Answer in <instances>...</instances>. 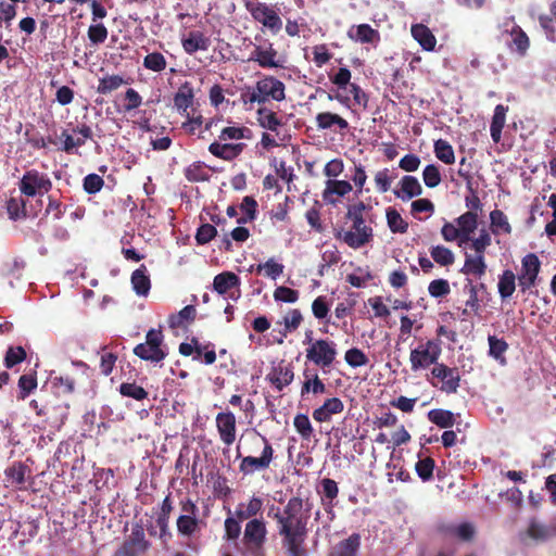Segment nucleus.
Listing matches in <instances>:
<instances>
[{
	"mask_svg": "<svg viewBox=\"0 0 556 556\" xmlns=\"http://www.w3.org/2000/svg\"><path fill=\"white\" fill-rule=\"evenodd\" d=\"M304 501L300 496L288 500L282 513H277L274 519L278 526V533L289 556H307L304 546L308 534L307 523L309 515L303 513Z\"/></svg>",
	"mask_w": 556,
	"mask_h": 556,
	"instance_id": "nucleus-1",
	"label": "nucleus"
},
{
	"mask_svg": "<svg viewBox=\"0 0 556 556\" xmlns=\"http://www.w3.org/2000/svg\"><path fill=\"white\" fill-rule=\"evenodd\" d=\"M249 452L251 454L242 457L239 464V471L243 476H251L256 471L267 470L275 458L271 443L258 431H254L249 437Z\"/></svg>",
	"mask_w": 556,
	"mask_h": 556,
	"instance_id": "nucleus-2",
	"label": "nucleus"
},
{
	"mask_svg": "<svg viewBox=\"0 0 556 556\" xmlns=\"http://www.w3.org/2000/svg\"><path fill=\"white\" fill-rule=\"evenodd\" d=\"M367 208L362 201L350 205L346 212V218L352 222L350 230L339 233L337 238L341 239L352 249H359L371 241L374 231L370 226L365 224L364 212Z\"/></svg>",
	"mask_w": 556,
	"mask_h": 556,
	"instance_id": "nucleus-3",
	"label": "nucleus"
},
{
	"mask_svg": "<svg viewBox=\"0 0 556 556\" xmlns=\"http://www.w3.org/2000/svg\"><path fill=\"white\" fill-rule=\"evenodd\" d=\"M285 99V84L278 78L269 75L264 76L262 79L256 81L254 87H249L241 93V101L244 105H249V109H252L253 103H257L262 106L270 100L281 102Z\"/></svg>",
	"mask_w": 556,
	"mask_h": 556,
	"instance_id": "nucleus-4",
	"label": "nucleus"
},
{
	"mask_svg": "<svg viewBox=\"0 0 556 556\" xmlns=\"http://www.w3.org/2000/svg\"><path fill=\"white\" fill-rule=\"evenodd\" d=\"M312 330L305 332V339L311 342L306 349V359L320 367L324 372H329L337 357L336 343L327 339L312 342Z\"/></svg>",
	"mask_w": 556,
	"mask_h": 556,
	"instance_id": "nucleus-5",
	"label": "nucleus"
},
{
	"mask_svg": "<svg viewBox=\"0 0 556 556\" xmlns=\"http://www.w3.org/2000/svg\"><path fill=\"white\" fill-rule=\"evenodd\" d=\"M441 344L439 339H431L420 342L415 349H412L409 353L412 371L417 372L431 366L435 367L442 353Z\"/></svg>",
	"mask_w": 556,
	"mask_h": 556,
	"instance_id": "nucleus-6",
	"label": "nucleus"
},
{
	"mask_svg": "<svg viewBox=\"0 0 556 556\" xmlns=\"http://www.w3.org/2000/svg\"><path fill=\"white\" fill-rule=\"evenodd\" d=\"M134 354L140 359L160 363L167 356L164 348V336L161 329H150L146 334V342L134 348Z\"/></svg>",
	"mask_w": 556,
	"mask_h": 556,
	"instance_id": "nucleus-7",
	"label": "nucleus"
},
{
	"mask_svg": "<svg viewBox=\"0 0 556 556\" xmlns=\"http://www.w3.org/2000/svg\"><path fill=\"white\" fill-rule=\"evenodd\" d=\"M428 381L443 393L455 394L460 387V372L457 367H450L444 363H439L435 367L431 368Z\"/></svg>",
	"mask_w": 556,
	"mask_h": 556,
	"instance_id": "nucleus-8",
	"label": "nucleus"
},
{
	"mask_svg": "<svg viewBox=\"0 0 556 556\" xmlns=\"http://www.w3.org/2000/svg\"><path fill=\"white\" fill-rule=\"evenodd\" d=\"M151 546L146 539L144 529L141 523H135L131 533L115 551L113 556H140L144 554Z\"/></svg>",
	"mask_w": 556,
	"mask_h": 556,
	"instance_id": "nucleus-9",
	"label": "nucleus"
},
{
	"mask_svg": "<svg viewBox=\"0 0 556 556\" xmlns=\"http://www.w3.org/2000/svg\"><path fill=\"white\" fill-rule=\"evenodd\" d=\"M247 10L254 21L268 28L274 35H277L282 27V21L275 10L264 2H247Z\"/></svg>",
	"mask_w": 556,
	"mask_h": 556,
	"instance_id": "nucleus-10",
	"label": "nucleus"
},
{
	"mask_svg": "<svg viewBox=\"0 0 556 556\" xmlns=\"http://www.w3.org/2000/svg\"><path fill=\"white\" fill-rule=\"evenodd\" d=\"M541 269V262L536 254L529 253L521 260V268L518 275V287L526 292L535 286Z\"/></svg>",
	"mask_w": 556,
	"mask_h": 556,
	"instance_id": "nucleus-11",
	"label": "nucleus"
},
{
	"mask_svg": "<svg viewBox=\"0 0 556 556\" xmlns=\"http://www.w3.org/2000/svg\"><path fill=\"white\" fill-rule=\"evenodd\" d=\"M51 188L50 179L37 170H28L20 181V190L27 197L41 195Z\"/></svg>",
	"mask_w": 556,
	"mask_h": 556,
	"instance_id": "nucleus-12",
	"label": "nucleus"
},
{
	"mask_svg": "<svg viewBox=\"0 0 556 556\" xmlns=\"http://www.w3.org/2000/svg\"><path fill=\"white\" fill-rule=\"evenodd\" d=\"M267 529L263 519L253 518L245 523L243 543L252 552L263 548L266 542Z\"/></svg>",
	"mask_w": 556,
	"mask_h": 556,
	"instance_id": "nucleus-13",
	"label": "nucleus"
},
{
	"mask_svg": "<svg viewBox=\"0 0 556 556\" xmlns=\"http://www.w3.org/2000/svg\"><path fill=\"white\" fill-rule=\"evenodd\" d=\"M249 61L256 62L262 68L283 67L282 62L278 60V51L268 40L254 46Z\"/></svg>",
	"mask_w": 556,
	"mask_h": 556,
	"instance_id": "nucleus-14",
	"label": "nucleus"
},
{
	"mask_svg": "<svg viewBox=\"0 0 556 556\" xmlns=\"http://www.w3.org/2000/svg\"><path fill=\"white\" fill-rule=\"evenodd\" d=\"M294 379L293 366L285 361L279 362L273 366L270 371L266 376V380L269 381L278 391H282L288 387Z\"/></svg>",
	"mask_w": 556,
	"mask_h": 556,
	"instance_id": "nucleus-15",
	"label": "nucleus"
},
{
	"mask_svg": "<svg viewBox=\"0 0 556 556\" xmlns=\"http://www.w3.org/2000/svg\"><path fill=\"white\" fill-rule=\"evenodd\" d=\"M216 428L220 441L230 446L236 441V416L232 412H222L216 415Z\"/></svg>",
	"mask_w": 556,
	"mask_h": 556,
	"instance_id": "nucleus-16",
	"label": "nucleus"
},
{
	"mask_svg": "<svg viewBox=\"0 0 556 556\" xmlns=\"http://www.w3.org/2000/svg\"><path fill=\"white\" fill-rule=\"evenodd\" d=\"M554 535H556V528L548 527L540 522L536 518H531L528 528L525 532H521L519 536L522 542H525L526 538L534 542H545Z\"/></svg>",
	"mask_w": 556,
	"mask_h": 556,
	"instance_id": "nucleus-17",
	"label": "nucleus"
},
{
	"mask_svg": "<svg viewBox=\"0 0 556 556\" xmlns=\"http://www.w3.org/2000/svg\"><path fill=\"white\" fill-rule=\"evenodd\" d=\"M351 191L352 185L349 181L328 179L321 197L326 203L336 205L338 203V198L344 197Z\"/></svg>",
	"mask_w": 556,
	"mask_h": 556,
	"instance_id": "nucleus-18",
	"label": "nucleus"
},
{
	"mask_svg": "<svg viewBox=\"0 0 556 556\" xmlns=\"http://www.w3.org/2000/svg\"><path fill=\"white\" fill-rule=\"evenodd\" d=\"M244 148V143H220L214 141L208 146V152L215 157L231 162L243 152Z\"/></svg>",
	"mask_w": 556,
	"mask_h": 556,
	"instance_id": "nucleus-19",
	"label": "nucleus"
},
{
	"mask_svg": "<svg viewBox=\"0 0 556 556\" xmlns=\"http://www.w3.org/2000/svg\"><path fill=\"white\" fill-rule=\"evenodd\" d=\"M400 189L393 190L394 195L406 202L415 197H419L422 193V187L418 179L414 176H403L399 182Z\"/></svg>",
	"mask_w": 556,
	"mask_h": 556,
	"instance_id": "nucleus-20",
	"label": "nucleus"
},
{
	"mask_svg": "<svg viewBox=\"0 0 556 556\" xmlns=\"http://www.w3.org/2000/svg\"><path fill=\"white\" fill-rule=\"evenodd\" d=\"M4 475L9 485L25 490L26 476L30 475V468L22 462H15L5 469Z\"/></svg>",
	"mask_w": 556,
	"mask_h": 556,
	"instance_id": "nucleus-21",
	"label": "nucleus"
},
{
	"mask_svg": "<svg viewBox=\"0 0 556 556\" xmlns=\"http://www.w3.org/2000/svg\"><path fill=\"white\" fill-rule=\"evenodd\" d=\"M344 409V403L339 397L327 399L321 406L314 409L313 418L318 422H327L332 415L341 414Z\"/></svg>",
	"mask_w": 556,
	"mask_h": 556,
	"instance_id": "nucleus-22",
	"label": "nucleus"
},
{
	"mask_svg": "<svg viewBox=\"0 0 556 556\" xmlns=\"http://www.w3.org/2000/svg\"><path fill=\"white\" fill-rule=\"evenodd\" d=\"M486 262L485 256L481 254H469L465 253V262L463 267L460 268V273L466 276H473L477 278H481L486 273Z\"/></svg>",
	"mask_w": 556,
	"mask_h": 556,
	"instance_id": "nucleus-23",
	"label": "nucleus"
},
{
	"mask_svg": "<svg viewBox=\"0 0 556 556\" xmlns=\"http://www.w3.org/2000/svg\"><path fill=\"white\" fill-rule=\"evenodd\" d=\"M348 37L359 43H376L380 40V34L369 24H359L352 26L348 30Z\"/></svg>",
	"mask_w": 556,
	"mask_h": 556,
	"instance_id": "nucleus-24",
	"label": "nucleus"
},
{
	"mask_svg": "<svg viewBox=\"0 0 556 556\" xmlns=\"http://www.w3.org/2000/svg\"><path fill=\"white\" fill-rule=\"evenodd\" d=\"M316 127L320 130H328L337 127L340 131L348 130L350 125L349 122L332 112H320L315 117Z\"/></svg>",
	"mask_w": 556,
	"mask_h": 556,
	"instance_id": "nucleus-25",
	"label": "nucleus"
},
{
	"mask_svg": "<svg viewBox=\"0 0 556 556\" xmlns=\"http://www.w3.org/2000/svg\"><path fill=\"white\" fill-rule=\"evenodd\" d=\"M256 121L261 128L273 132H278V129L283 125L282 118L265 105L256 110Z\"/></svg>",
	"mask_w": 556,
	"mask_h": 556,
	"instance_id": "nucleus-26",
	"label": "nucleus"
},
{
	"mask_svg": "<svg viewBox=\"0 0 556 556\" xmlns=\"http://www.w3.org/2000/svg\"><path fill=\"white\" fill-rule=\"evenodd\" d=\"M181 45L185 52L191 55L199 50H207L210 39L202 31L191 30L188 36L181 40Z\"/></svg>",
	"mask_w": 556,
	"mask_h": 556,
	"instance_id": "nucleus-27",
	"label": "nucleus"
},
{
	"mask_svg": "<svg viewBox=\"0 0 556 556\" xmlns=\"http://www.w3.org/2000/svg\"><path fill=\"white\" fill-rule=\"evenodd\" d=\"M361 547V535L351 534L348 539L340 541L330 552L329 556H357Z\"/></svg>",
	"mask_w": 556,
	"mask_h": 556,
	"instance_id": "nucleus-28",
	"label": "nucleus"
},
{
	"mask_svg": "<svg viewBox=\"0 0 556 556\" xmlns=\"http://www.w3.org/2000/svg\"><path fill=\"white\" fill-rule=\"evenodd\" d=\"M130 281L137 295L147 296L149 294L151 280L146 265L142 264L139 268L132 271Z\"/></svg>",
	"mask_w": 556,
	"mask_h": 556,
	"instance_id": "nucleus-29",
	"label": "nucleus"
},
{
	"mask_svg": "<svg viewBox=\"0 0 556 556\" xmlns=\"http://www.w3.org/2000/svg\"><path fill=\"white\" fill-rule=\"evenodd\" d=\"M320 485H321V493H323V496H324V500H326L327 502L325 503V509L327 511V514L329 515V519L330 521H332L334 519V511H333V501L338 497V494H339V488H338V483L330 479V478H324L321 481H320Z\"/></svg>",
	"mask_w": 556,
	"mask_h": 556,
	"instance_id": "nucleus-30",
	"label": "nucleus"
},
{
	"mask_svg": "<svg viewBox=\"0 0 556 556\" xmlns=\"http://www.w3.org/2000/svg\"><path fill=\"white\" fill-rule=\"evenodd\" d=\"M412 36L426 51H432L435 48L437 39L429 27L424 24L412 26Z\"/></svg>",
	"mask_w": 556,
	"mask_h": 556,
	"instance_id": "nucleus-31",
	"label": "nucleus"
},
{
	"mask_svg": "<svg viewBox=\"0 0 556 556\" xmlns=\"http://www.w3.org/2000/svg\"><path fill=\"white\" fill-rule=\"evenodd\" d=\"M240 278L232 271H223L214 277L213 289L218 294H226L233 288H239Z\"/></svg>",
	"mask_w": 556,
	"mask_h": 556,
	"instance_id": "nucleus-32",
	"label": "nucleus"
},
{
	"mask_svg": "<svg viewBox=\"0 0 556 556\" xmlns=\"http://www.w3.org/2000/svg\"><path fill=\"white\" fill-rule=\"evenodd\" d=\"M516 279L518 278L511 269H505L498 276L497 290L503 302L511 298L516 291Z\"/></svg>",
	"mask_w": 556,
	"mask_h": 556,
	"instance_id": "nucleus-33",
	"label": "nucleus"
},
{
	"mask_svg": "<svg viewBox=\"0 0 556 556\" xmlns=\"http://www.w3.org/2000/svg\"><path fill=\"white\" fill-rule=\"evenodd\" d=\"M194 92L190 83L182 84L174 96V104L184 115L188 113V109L193 104Z\"/></svg>",
	"mask_w": 556,
	"mask_h": 556,
	"instance_id": "nucleus-34",
	"label": "nucleus"
},
{
	"mask_svg": "<svg viewBox=\"0 0 556 556\" xmlns=\"http://www.w3.org/2000/svg\"><path fill=\"white\" fill-rule=\"evenodd\" d=\"M456 223L462 233V242H468L471 240L470 235L477 229L478 213L466 212L456 218Z\"/></svg>",
	"mask_w": 556,
	"mask_h": 556,
	"instance_id": "nucleus-35",
	"label": "nucleus"
},
{
	"mask_svg": "<svg viewBox=\"0 0 556 556\" xmlns=\"http://www.w3.org/2000/svg\"><path fill=\"white\" fill-rule=\"evenodd\" d=\"M507 111L508 106H505L503 104H497L494 109V114L490 126V134L492 140L495 143H498L501 141L502 130L505 126Z\"/></svg>",
	"mask_w": 556,
	"mask_h": 556,
	"instance_id": "nucleus-36",
	"label": "nucleus"
},
{
	"mask_svg": "<svg viewBox=\"0 0 556 556\" xmlns=\"http://www.w3.org/2000/svg\"><path fill=\"white\" fill-rule=\"evenodd\" d=\"M511 37L510 49L515 50L520 56H525L530 47V39L519 25H514L509 31Z\"/></svg>",
	"mask_w": 556,
	"mask_h": 556,
	"instance_id": "nucleus-37",
	"label": "nucleus"
},
{
	"mask_svg": "<svg viewBox=\"0 0 556 556\" xmlns=\"http://www.w3.org/2000/svg\"><path fill=\"white\" fill-rule=\"evenodd\" d=\"M490 229L495 236L500 233L510 235L513 230L507 216L497 208L490 213Z\"/></svg>",
	"mask_w": 556,
	"mask_h": 556,
	"instance_id": "nucleus-38",
	"label": "nucleus"
},
{
	"mask_svg": "<svg viewBox=\"0 0 556 556\" xmlns=\"http://www.w3.org/2000/svg\"><path fill=\"white\" fill-rule=\"evenodd\" d=\"M202 521L195 516L180 515L177 518V531L181 536L191 538L201 529Z\"/></svg>",
	"mask_w": 556,
	"mask_h": 556,
	"instance_id": "nucleus-39",
	"label": "nucleus"
},
{
	"mask_svg": "<svg viewBox=\"0 0 556 556\" xmlns=\"http://www.w3.org/2000/svg\"><path fill=\"white\" fill-rule=\"evenodd\" d=\"M185 178L189 182H201L210 179L208 168L205 163L195 161L184 169Z\"/></svg>",
	"mask_w": 556,
	"mask_h": 556,
	"instance_id": "nucleus-40",
	"label": "nucleus"
},
{
	"mask_svg": "<svg viewBox=\"0 0 556 556\" xmlns=\"http://www.w3.org/2000/svg\"><path fill=\"white\" fill-rule=\"evenodd\" d=\"M427 417L430 422L440 428H451L455 424L454 414L451 410L434 408L428 412Z\"/></svg>",
	"mask_w": 556,
	"mask_h": 556,
	"instance_id": "nucleus-41",
	"label": "nucleus"
},
{
	"mask_svg": "<svg viewBox=\"0 0 556 556\" xmlns=\"http://www.w3.org/2000/svg\"><path fill=\"white\" fill-rule=\"evenodd\" d=\"M283 268L282 264L275 262L274 258H269L263 264L252 265L249 271H256L258 275L264 273L266 277L276 280L283 273Z\"/></svg>",
	"mask_w": 556,
	"mask_h": 556,
	"instance_id": "nucleus-42",
	"label": "nucleus"
},
{
	"mask_svg": "<svg viewBox=\"0 0 556 556\" xmlns=\"http://www.w3.org/2000/svg\"><path fill=\"white\" fill-rule=\"evenodd\" d=\"M489 355L497 361L501 365L506 364L505 353L508 350V343L504 339L495 336H489Z\"/></svg>",
	"mask_w": 556,
	"mask_h": 556,
	"instance_id": "nucleus-43",
	"label": "nucleus"
},
{
	"mask_svg": "<svg viewBox=\"0 0 556 556\" xmlns=\"http://www.w3.org/2000/svg\"><path fill=\"white\" fill-rule=\"evenodd\" d=\"M464 289H465V291L468 292L469 296L465 303L466 308L463 309V313H462L463 316H468L469 312L478 314L481 308L479 294H478V286H475L470 279H467V282H466Z\"/></svg>",
	"mask_w": 556,
	"mask_h": 556,
	"instance_id": "nucleus-44",
	"label": "nucleus"
},
{
	"mask_svg": "<svg viewBox=\"0 0 556 556\" xmlns=\"http://www.w3.org/2000/svg\"><path fill=\"white\" fill-rule=\"evenodd\" d=\"M262 507H263V501L261 497H256V496H253L245 508H243V504H240L236 511H235V516L239 519V520H245V519H249V518H252L254 516H256L261 510H262Z\"/></svg>",
	"mask_w": 556,
	"mask_h": 556,
	"instance_id": "nucleus-45",
	"label": "nucleus"
},
{
	"mask_svg": "<svg viewBox=\"0 0 556 556\" xmlns=\"http://www.w3.org/2000/svg\"><path fill=\"white\" fill-rule=\"evenodd\" d=\"M46 140L48 148H52L55 151H70V134L66 129H62L60 134L54 130L47 136Z\"/></svg>",
	"mask_w": 556,
	"mask_h": 556,
	"instance_id": "nucleus-46",
	"label": "nucleus"
},
{
	"mask_svg": "<svg viewBox=\"0 0 556 556\" xmlns=\"http://www.w3.org/2000/svg\"><path fill=\"white\" fill-rule=\"evenodd\" d=\"M435 156L444 164L452 165L455 162L453 147L444 139H438L433 144Z\"/></svg>",
	"mask_w": 556,
	"mask_h": 556,
	"instance_id": "nucleus-47",
	"label": "nucleus"
},
{
	"mask_svg": "<svg viewBox=\"0 0 556 556\" xmlns=\"http://www.w3.org/2000/svg\"><path fill=\"white\" fill-rule=\"evenodd\" d=\"M252 135H253V132L249 127L228 126V127H225L222 129L218 137L222 141H227V140L251 139Z\"/></svg>",
	"mask_w": 556,
	"mask_h": 556,
	"instance_id": "nucleus-48",
	"label": "nucleus"
},
{
	"mask_svg": "<svg viewBox=\"0 0 556 556\" xmlns=\"http://www.w3.org/2000/svg\"><path fill=\"white\" fill-rule=\"evenodd\" d=\"M124 84H127V81L121 75H106L99 79L97 91L101 94H108Z\"/></svg>",
	"mask_w": 556,
	"mask_h": 556,
	"instance_id": "nucleus-49",
	"label": "nucleus"
},
{
	"mask_svg": "<svg viewBox=\"0 0 556 556\" xmlns=\"http://www.w3.org/2000/svg\"><path fill=\"white\" fill-rule=\"evenodd\" d=\"M387 223L390 230L394 233H405L408 229V223L405 222L401 214L393 207L387 208Z\"/></svg>",
	"mask_w": 556,
	"mask_h": 556,
	"instance_id": "nucleus-50",
	"label": "nucleus"
},
{
	"mask_svg": "<svg viewBox=\"0 0 556 556\" xmlns=\"http://www.w3.org/2000/svg\"><path fill=\"white\" fill-rule=\"evenodd\" d=\"M432 260L440 266H451L455 262L452 250L444 245H434L430 249Z\"/></svg>",
	"mask_w": 556,
	"mask_h": 556,
	"instance_id": "nucleus-51",
	"label": "nucleus"
},
{
	"mask_svg": "<svg viewBox=\"0 0 556 556\" xmlns=\"http://www.w3.org/2000/svg\"><path fill=\"white\" fill-rule=\"evenodd\" d=\"M435 462L430 456L424 458L419 457L418 462L415 464V471L424 482L432 480Z\"/></svg>",
	"mask_w": 556,
	"mask_h": 556,
	"instance_id": "nucleus-52",
	"label": "nucleus"
},
{
	"mask_svg": "<svg viewBox=\"0 0 556 556\" xmlns=\"http://www.w3.org/2000/svg\"><path fill=\"white\" fill-rule=\"evenodd\" d=\"M197 316V309L193 305H187L178 312L176 315H170L168 324L170 328H179L185 321H193Z\"/></svg>",
	"mask_w": 556,
	"mask_h": 556,
	"instance_id": "nucleus-53",
	"label": "nucleus"
},
{
	"mask_svg": "<svg viewBox=\"0 0 556 556\" xmlns=\"http://www.w3.org/2000/svg\"><path fill=\"white\" fill-rule=\"evenodd\" d=\"M236 516H232L230 509H228V517L225 519L224 528V539L227 541H235L239 538L241 533V522Z\"/></svg>",
	"mask_w": 556,
	"mask_h": 556,
	"instance_id": "nucleus-54",
	"label": "nucleus"
},
{
	"mask_svg": "<svg viewBox=\"0 0 556 556\" xmlns=\"http://www.w3.org/2000/svg\"><path fill=\"white\" fill-rule=\"evenodd\" d=\"M372 278L374 276L369 267H357L352 274L346 276V281L355 288H364Z\"/></svg>",
	"mask_w": 556,
	"mask_h": 556,
	"instance_id": "nucleus-55",
	"label": "nucleus"
},
{
	"mask_svg": "<svg viewBox=\"0 0 556 556\" xmlns=\"http://www.w3.org/2000/svg\"><path fill=\"white\" fill-rule=\"evenodd\" d=\"M293 426L303 440H309L314 435L313 426L305 414H298L293 419Z\"/></svg>",
	"mask_w": 556,
	"mask_h": 556,
	"instance_id": "nucleus-56",
	"label": "nucleus"
},
{
	"mask_svg": "<svg viewBox=\"0 0 556 556\" xmlns=\"http://www.w3.org/2000/svg\"><path fill=\"white\" fill-rule=\"evenodd\" d=\"M166 65V59L161 52L148 53L143 59V66L152 72H162Z\"/></svg>",
	"mask_w": 556,
	"mask_h": 556,
	"instance_id": "nucleus-57",
	"label": "nucleus"
},
{
	"mask_svg": "<svg viewBox=\"0 0 556 556\" xmlns=\"http://www.w3.org/2000/svg\"><path fill=\"white\" fill-rule=\"evenodd\" d=\"M119 393L123 396L142 401L148 397V392L135 382H124L119 386Z\"/></svg>",
	"mask_w": 556,
	"mask_h": 556,
	"instance_id": "nucleus-58",
	"label": "nucleus"
},
{
	"mask_svg": "<svg viewBox=\"0 0 556 556\" xmlns=\"http://www.w3.org/2000/svg\"><path fill=\"white\" fill-rule=\"evenodd\" d=\"M446 531L465 542L471 541L476 533L475 527L469 522H463L459 526H451Z\"/></svg>",
	"mask_w": 556,
	"mask_h": 556,
	"instance_id": "nucleus-59",
	"label": "nucleus"
},
{
	"mask_svg": "<svg viewBox=\"0 0 556 556\" xmlns=\"http://www.w3.org/2000/svg\"><path fill=\"white\" fill-rule=\"evenodd\" d=\"M7 212L11 219L26 217L25 202L22 198H10L7 201Z\"/></svg>",
	"mask_w": 556,
	"mask_h": 556,
	"instance_id": "nucleus-60",
	"label": "nucleus"
},
{
	"mask_svg": "<svg viewBox=\"0 0 556 556\" xmlns=\"http://www.w3.org/2000/svg\"><path fill=\"white\" fill-rule=\"evenodd\" d=\"M108 28L102 23H93L89 26L87 35L92 45H101L108 38Z\"/></svg>",
	"mask_w": 556,
	"mask_h": 556,
	"instance_id": "nucleus-61",
	"label": "nucleus"
},
{
	"mask_svg": "<svg viewBox=\"0 0 556 556\" xmlns=\"http://www.w3.org/2000/svg\"><path fill=\"white\" fill-rule=\"evenodd\" d=\"M422 179L428 188L438 187L442 180L439 167L434 164L427 165L422 172Z\"/></svg>",
	"mask_w": 556,
	"mask_h": 556,
	"instance_id": "nucleus-62",
	"label": "nucleus"
},
{
	"mask_svg": "<svg viewBox=\"0 0 556 556\" xmlns=\"http://www.w3.org/2000/svg\"><path fill=\"white\" fill-rule=\"evenodd\" d=\"M344 359L353 368L362 367L368 364V357L366 354L357 349L352 348L345 352Z\"/></svg>",
	"mask_w": 556,
	"mask_h": 556,
	"instance_id": "nucleus-63",
	"label": "nucleus"
},
{
	"mask_svg": "<svg viewBox=\"0 0 556 556\" xmlns=\"http://www.w3.org/2000/svg\"><path fill=\"white\" fill-rule=\"evenodd\" d=\"M26 358V351L22 346H11L8 349L4 357L7 368H13Z\"/></svg>",
	"mask_w": 556,
	"mask_h": 556,
	"instance_id": "nucleus-64",
	"label": "nucleus"
}]
</instances>
